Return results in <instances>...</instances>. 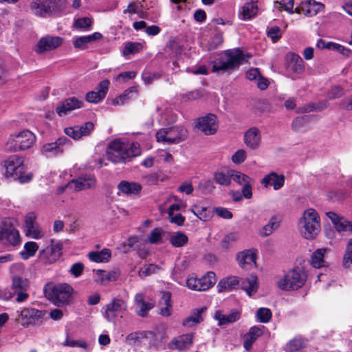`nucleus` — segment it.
<instances>
[{
	"mask_svg": "<svg viewBox=\"0 0 352 352\" xmlns=\"http://www.w3.org/2000/svg\"><path fill=\"white\" fill-rule=\"evenodd\" d=\"M240 278L235 276H230L222 278L218 283L217 287L219 292L231 291L239 287Z\"/></svg>",
	"mask_w": 352,
	"mask_h": 352,
	"instance_id": "34",
	"label": "nucleus"
},
{
	"mask_svg": "<svg viewBox=\"0 0 352 352\" xmlns=\"http://www.w3.org/2000/svg\"><path fill=\"white\" fill-rule=\"evenodd\" d=\"M0 241L13 246L19 245L21 239L19 231L11 226H4L0 230Z\"/></svg>",
	"mask_w": 352,
	"mask_h": 352,
	"instance_id": "18",
	"label": "nucleus"
},
{
	"mask_svg": "<svg viewBox=\"0 0 352 352\" xmlns=\"http://www.w3.org/2000/svg\"><path fill=\"white\" fill-rule=\"evenodd\" d=\"M236 259L239 266L244 270L256 267V253L253 250H245L239 252Z\"/></svg>",
	"mask_w": 352,
	"mask_h": 352,
	"instance_id": "21",
	"label": "nucleus"
},
{
	"mask_svg": "<svg viewBox=\"0 0 352 352\" xmlns=\"http://www.w3.org/2000/svg\"><path fill=\"white\" fill-rule=\"evenodd\" d=\"M38 250V245L34 241H28L25 243L24 248L21 252V255L23 259H28L34 256Z\"/></svg>",
	"mask_w": 352,
	"mask_h": 352,
	"instance_id": "48",
	"label": "nucleus"
},
{
	"mask_svg": "<svg viewBox=\"0 0 352 352\" xmlns=\"http://www.w3.org/2000/svg\"><path fill=\"white\" fill-rule=\"evenodd\" d=\"M258 7L255 2H248L239 10V17L243 21L250 20L256 15Z\"/></svg>",
	"mask_w": 352,
	"mask_h": 352,
	"instance_id": "36",
	"label": "nucleus"
},
{
	"mask_svg": "<svg viewBox=\"0 0 352 352\" xmlns=\"http://www.w3.org/2000/svg\"><path fill=\"white\" fill-rule=\"evenodd\" d=\"M3 166L5 177L16 180L24 171L23 159L16 155L11 156L3 162Z\"/></svg>",
	"mask_w": 352,
	"mask_h": 352,
	"instance_id": "11",
	"label": "nucleus"
},
{
	"mask_svg": "<svg viewBox=\"0 0 352 352\" xmlns=\"http://www.w3.org/2000/svg\"><path fill=\"white\" fill-rule=\"evenodd\" d=\"M135 303L136 305V312L138 316L142 317H145L147 315L148 311L154 307L153 302L145 301L144 295L141 293L135 295Z\"/></svg>",
	"mask_w": 352,
	"mask_h": 352,
	"instance_id": "32",
	"label": "nucleus"
},
{
	"mask_svg": "<svg viewBox=\"0 0 352 352\" xmlns=\"http://www.w3.org/2000/svg\"><path fill=\"white\" fill-rule=\"evenodd\" d=\"M119 193L124 195H136L140 192L142 186L137 182H129L127 181H122L118 185Z\"/></svg>",
	"mask_w": 352,
	"mask_h": 352,
	"instance_id": "37",
	"label": "nucleus"
},
{
	"mask_svg": "<svg viewBox=\"0 0 352 352\" xmlns=\"http://www.w3.org/2000/svg\"><path fill=\"white\" fill-rule=\"evenodd\" d=\"M279 226L280 224L278 219L273 217L270 219L269 222L259 230V234L262 236H270L279 227Z\"/></svg>",
	"mask_w": 352,
	"mask_h": 352,
	"instance_id": "45",
	"label": "nucleus"
},
{
	"mask_svg": "<svg viewBox=\"0 0 352 352\" xmlns=\"http://www.w3.org/2000/svg\"><path fill=\"white\" fill-rule=\"evenodd\" d=\"M192 340L193 335L192 333L183 334L173 339L168 344V347L170 349L182 351L191 346Z\"/></svg>",
	"mask_w": 352,
	"mask_h": 352,
	"instance_id": "25",
	"label": "nucleus"
},
{
	"mask_svg": "<svg viewBox=\"0 0 352 352\" xmlns=\"http://www.w3.org/2000/svg\"><path fill=\"white\" fill-rule=\"evenodd\" d=\"M102 38V34L94 32L90 35L74 36L72 38V43L75 48L82 50L87 49L89 44L96 42Z\"/></svg>",
	"mask_w": 352,
	"mask_h": 352,
	"instance_id": "24",
	"label": "nucleus"
},
{
	"mask_svg": "<svg viewBox=\"0 0 352 352\" xmlns=\"http://www.w3.org/2000/svg\"><path fill=\"white\" fill-rule=\"evenodd\" d=\"M264 329V326H254L244 335L243 347L248 351L251 350L253 343L257 338L263 335Z\"/></svg>",
	"mask_w": 352,
	"mask_h": 352,
	"instance_id": "27",
	"label": "nucleus"
},
{
	"mask_svg": "<svg viewBox=\"0 0 352 352\" xmlns=\"http://www.w3.org/2000/svg\"><path fill=\"white\" fill-rule=\"evenodd\" d=\"M243 142L250 150L256 151L259 148L262 143V135L259 129L255 126L250 127L243 135Z\"/></svg>",
	"mask_w": 352,
	"mask_h": 352,
	"instance_id": "17",
	"label": "nucleus"
},
{
	"mask_svg": "<svg viewBox=\"0 0 352 352\" xmlns=\"http://www.w3.org/2000/svg\"><path fill=\"white\" fill-rule=\"evenodd\" d=\"M64 346H69V347H80L84 349L86 351H89L90 348L87 345V344L83 340H75L70 339L69 338H67L65 341L63 343Z\"/></svg>",
	"mask_w": 352,
	"mask_h": 352,
	"instance_id": "56",
	"label": "nucleus"
},
{
	"mask_svg": "<svg viewBox=\"0 0 352 352\" xmlns=\"http://www.w3.org/2000/svg\"><path fill=\"white\" fill-rule=\"evenodd\" d=\"M43 316V311L32 307H26L19 311L17 320L22 326L28 327L39 322Z\"/></svg>",
	"mask_w": 352,
	"mask_h": 352,
	"instance_id": "14",
	"label": "nucleus"
},
{
	"mask_svg": "<svg viewBox=\"0 0 352 352\" xmlns=\"http://www.w3.org/2000/svg\"><path fill=\"white\" fill-rule=\"evenodd\" d=\"M92 23L91 19L82 17L78 19L74 22V26L79 29H88Z\"/></svg>",
	"mask_w": 352,
	"mask_h": 352,
	"instance_id": "62",
	"label": "nucleus"
},
{
	"mask_svg": "<svg viewBox=\"0 0 352 352\" xmlns=\"http://www.w3.org/2000/svg\"><path fill=\"white\" fill-rule=\"evenodd\" d=\"M142 48L143 46L140 43L129 42L125 45L122 50V54L124 56H126L130 54H135L141 52Z\"/></svg>",
	"mask_w": 352,
	"mask_h": 352,
	"instance_id": "50",
	"label": "nucleus"
},
{
	"mask_svg": "<svg viewBox=\"0 0 352 352\" xmlns=\"http://www.w3.org/2000/svg\"><path fill=\"white\" fill-rule=\"evenodd\" d=\"M170 298L171 294L169 292H163L162 296L159 302L160 306V314L163 316H169L171 314Z\"/></svg>",
	"mask_w": 352,
	"mask_h": 352,
	"instance_id": "40",
	"label": "nucleus"
},
{
	"mask_svg": "<svg viewBox=\"0 0 352 352\" xmlns=\"http://www.w3.org/2000/svg\"><path fill=\"white\" fill-rule=\"evenodd\" d=\"M138 94V89L135 87H130L129 89L124 91V92L113 99L112 101V104L113 105H119L124 104L130 100L133 97L136 96Z\"/></svg>",
	"mask_w": 352,
	"mask_h": 352,
	"instance_id": "41",
	"label": "nucleus"
},
{
	"mask_svg": "<svg viewBox=\"0 0 352 352\" xmlns=\"http://www.w3.org/2000/svg\"><path fill=\"white\" fill-rule=\"evenodd\" d=\"M240 318V314L237 311H232L229 314H223L222 312L218 311L214 314V318L218 320L219 325L226 324L228 323H232Z\"/></svg>",
	"mask_w": 352,
	"mask_h": 352,
	"instance_id": "39",
	"label": "nucleus"
},
{
	"mask_svg": "<svg viewBox=\"0 0 352 352\" xmlns=\"http://www.w3.org/2000/svg\"><path fill=\"white\" fill-rule=\"evenodd\" d=\"M37 216L34 212H29L25 217L24 232L25 236L34 239H41L44 237L45 232L36 222Z\"/></svg>",
	"mask_w": 352,
	"mask_h": 352,
	"instance_id": "13",
	"label": "nucleus"
},
{
	"mask_svg": "<svg viewBox=\"0 0 352 352\" xmlns=\"http://www.w3.org/2000/svg\"><path fill=\"white\" fill-rule=\"evenodd\" d=\"M298 227L304 239H315L320 231V217L316 210L313 208L305 210L298 221Z\"/></svg>",
	"mask_w": 352,
	"mask_h": 352,
	"instance_id": "3",
	"label": "nucleus"
},
{
	"mask_svg": "<svg viewBox=\"0 0 352 352\" xmlns=\"http://www.w3.org/2000/svg\"><path fill=\"white\" fill-rule=\"evenodd\" d=\"M110 82L105 79L102 80L98 85L97 91H91L86 94L85 99L90 103H98L106 96Z\"/></svg>",
	"mask_w": 352,
	"mask_h": 352,
	"instance_id": "20",
	"label": "nucleus"
},
{
	"mask_svg": "<svg viewBox=\"0 0 352 352\" xmlns=\"http://www.w3.org/2000/svg\"><path fill=\"white\" fill-rule=\"evenodd\" d=\"M66 8V0H31V12L38 17H47L62 12Z\"/></svg>",
	"mask_w": 352,
	"mask_h": 352,
	"instance_id": "4",
	"label": "nucleus"
},
{
	"mask_svg": "<svg viewBox=\"0 0 352 352\" xmlns=\"http://www.w3.org/2000/svg\"><path fill=\"white\" fill-rule=\"evenodd\" d=\"M30 282L27 278L20 276L14 275L12 278V290H28Z\"/></svg>",
	"mask_w": 352,
	"mask_h": 352,
	"instance_id": "46",
	"label": "nucleus"
},
{
	"mask_svg": "<svg viewBox=\"0 0 352 352\" xmlns=\"http://www.w3.org/2000/svg\"><path fill=\"white\" fill-rule=\"evenodd\" d=\"M196 127L206 135H214L219 127L217 118L212 113L199 118L196 121Z\"/></svg>",
	"mask_w": 352,
	"mask_h": 352,
	"instance_id": "15",
	"label": "nucleus"
},
{
	"mask_svg": "<svg viewBox=\"0 0 352 352\" xmlns=\"http://www.w3.org/2000/svg\"><path fill=\"white\" fill-rule=\"evenodd\" d=\"M230 177L231 180L232 179L240 185H244L247 182H252L251 178L247 175L232 169H230Z\"/></svg>",
	"mask_w": 352,
	"mask_h": 352,
	"instance_id": "52",
	"label": "nucleus"
},
{
	"mask_svg": "<svg viewBox=\"0 0 352 352\" xmlns=\"http://www.w3.org/2000/svg\"><path fill=\"white\" fill-rule=\"evenodd\" d=\"M203 96V93L201 90H194L191 91H188L186 94H184L182 96V100L183 101H192L197 99H199Z\"/></svg>",
	"mask_w": 352,
	"mask_h": 352,
	"instance_id": "58",
	"label": "nucleus"
},
{
	"mask_svg": "<svg viewBox=\"0 0 352 352\" xmlns=\"http://www.w3.org/2000/svg\"><path fill=\"white\" fill-rule=\"evenodd\" d=\"M287 69L294 74H301L304 71L303 60L300 56L289 53L286 57Z\"/></svg>",
	"mask_w": 352,
	"mask_h": 352,
	"instance_id": "29",
	"label": "nucleus"
},
{
	"mask_svg": "<svg viewBox=\"0 0 352 352\" xmlns=\"http://www.w3.org/2000/svg\"><path fill=\"white\" fill-rule=\"evenodd\" d=\"M72 292L73 288L69 285L62 283L54 286L47 296L54 305L60 306L69 302Z\"/></svg>",
	"mask_w": 352,
	"mask_h": 352,
	"instance_id": "9",
	"label": "nucleus"
},
{
	"mask_svg": "<svg viewBox=\"0 0 352 352\" xmlns=\"http://www.w3.org/2000/svg\"><path fill=\"white\" fill-rule=\"evenodd\" d=\"M111 254L109 249H103L100 252H91L89 253V258L94 262H107L111 258Z\"/></svg>",
	"mask_w": 352,
	"mask_h": 352,
	"instance_id": "44",
	"label": "nucleus"
},
{
	"mask_svg": "<svg viewBox=\"0 0 352 352\" xmlns=\"http://www.w3.org/2000/svg\"><path fill=\"white\" fill-rule=\"evenodd\" d=\"M70 143L65 137H60L54 142L46 143L43 145L41 153L47 157H52L63 153L64 146Z\"/></svg>",
	"mask_w": 352,
	"mask_h": 352,
	"instance_id": "16",
	"label": "nucleus"
},
{
	"mask_svg": "<svg viewBox=\"0 0 352 352\" xmlns=\"http://www.w3.org/2000/svg\"><path fill=\"white\" fill-rule=\"evenodd\" d=\"M169 241L173 247L182 248L188 243V237L184 232L178 231L170 236Z\"/></svg>",
	"mask_w": 352,
	"mask_h": 352,
	"instance_id": "43",
	"label": "nucleus"
},
{
	"mask_svg": "<svg viewBox=\"0 0 352 352\" xmlns=\"http://www.w3.org/2000/svg\"><path fill=\"white\" fill-rule=\"evenodd\" d=\"M206 307H201L192 310L190 315L183 321V325L190 328L200 323L203 320L202 314L206 311Z\"/></svg>",
	"mask_w": 352,
	"mask_h": 352,
	"instance_id": "38",
	"label": "nucleus"
},
{
	"mask_svg": "<svg viewBox=\"0 0 352 352\" xmlns=\"http://www.w3.org/2000/svg\"><path fill=\"white\" fill-rule=\"evenodd\" d=\"M163 231L160 228H155L151 231L148 236V241L151 244L162 243Z\"/></svg>",
	"mask_w": 352,
	"mask_h": 352,
	"instance_id": "57",
	"label": "nucleus"
},
{
	"mask_svg": "<svg viewBox=\"0 0 352 352\" xmlns=\"http://www.w3.org/2000/svg\"><path fill=\"white\" fill-rule=\"evenodd\" d=\"M322 8L323 5L322 3L316 2L314 0H308L302 3L299 6H297L295 9V12L298 14L302 13L307 16H312L316 15Z\"/></svg>",
	"mask_w": 352,
	"mask_h": 352,
	"instance_id": "23",
	"label": "nucleus"
},
{
	"mask_svg": "<svg viewBox=\"0 0 352 352\" xmlns=\"http://www.w3.org/2000/svg\"><path fill=\"white\" fill-rule=\"evenodd\" d=\"M127 310V303L120 298H113L104 306L102 313L104 318L109 322H115L118 317L122 318Z\"/></svg>",
	"mask_w": 352,
	"mask_h": 352,
	"instance_id": "8",
	"label": "nucleus"
},
{
	"mask_svg": "<svg viewBox=\"0 0 352 352\" xmlns=\"http://www.w3.org/2000/svg\"><path fill=\"white\" fill-rule=\"evenodd\" d=\"M95 184V177L93 175H89L71 181L68 184L67 187L75 190H82L91 188Z\"/></svg>",
	"mask_w": 352,
	"mask_h": 352,
	"instance_id": "28",
	"label": "nucleus"
},
{
	"mask_svg": "<svg viewBox=\"0 0 352 352\" xmlns=\"http://www.w3.org/2000/svg\"><path fill=\"white\" fill-rule=\"evenodd\" d=\"M124 14H138L142 12V5L140 3L132 2L129 4L127 8L123 11Z\"/></svg>",
	"mask_w": 352,
	"mask_h": 352,
	"instance_id": "61",
	"label": "nucleus"
},
{
	"mask_svg": "<svg viewBox=\"0 0 352 352\" xmlns=\"http://www.w3.org/2000/svg\"><path fill=\"white\" fill-rule=\"evenodd\" d=\"M94 129V125L91 122H85L82 126H74L65 128V133L74 140H78L83 136L89 135Z\"/></svg>",
	"mask_w": 352,
	"mask_h": 352,
	"instance_id": "19",
	"label": "nucleus"
},
{
	"mask_svg": "<svg viewBox=\"0 0 352 352\" xmlns=\"http://www.w3.org/2000/svg\"><path fill=\"white\" fill-rule=\"evenodd\" d=\"M251 56L244 54L240 49L226 50L223 55L212 61V72H232L238 68L241 64L247 63Z\"/></svg>",
	"mask_w": 352,
	"mask_h": 352,
	"instance_id": "2",
	"label": "nucleus"
},
{
	"mask_svg": "<svg viewBox=\"0 0 352 352\" xmlns=\"http://www.w3.org/2000/svg\"><path fill=\"white\" fill-rule=\"evenodd\" d=\"M63 41V39L60 36L46 35L37 41L34 51L37 54H43L58 48L62 45Z\"/></svg>",
	"mask_w": 352,
	"mask_h": 352,
	"instance_id": "12",
	"label": "nucleus"
},
{
	"mask_svg": "<svg viewBox=\"0 0 352 352\" xmlns=\"http://www.w3.org/2000/svg\"><path fill=\"white\" fill-rule=\"evenodd\" d=\"M36 140V135L33 133L29 130H23L10 137L6 148L13 152L27 150L35 144Z\"/></svg>",
	"mask_w": 352,
	"mask_h": 352,
	"instance_id": "6",
	"label": "nucleus"
},
{
	"mask_svg": "<svg viewBox=\"0 0 352 352\" xmlns=\"http://www.w3.org/2000/svg\"><path fill=\"white\" fill-rule=\"evenodd\" d=\"M160 270V267L155 264L145 265L140 269L138 274L142 278L157 273Z\"/></svg>",
	"mask_w": 352,
	"mask_h": 352,
	"instance_id": "53",
	"label": "nucleus"
},
{
	"mask_svg": "<svg viewBox=\"0 0 352 352\" xmlns=\"http://www.w3.org/2000/svg\"><path fill=\"white\" fill-rule=\"evenodd\" d=\"M307 276L300 268L289 270L277 281V286L283 291H294L301 288L306 283Z\"/></svg>",
	"mask_w": 352,
	"mask_h": 352,
	"instance_id": "5",
	"label": "nucleus"
},
{
	"mask_svg": "<svg viewBox=\"0 0 352 352\" xmlns=\"http://www.w3.org/2000/svg\"><path fill=\"white\" fill-rule=\"evenodd\" d=\"M214 212L219 217L224 219H230L233 217L232 213L228 208L223 207L215 208Z\"/></svg>",
	"mask_w": 352,
	"mask_h": 352,
	"instance_id": "64",
	"label": "nucleus"
},
{
	"mask_svg": "<svg viewBox=\"0 0 352 352\" xmlns=\"http://www.w3.org/2000/svg\"><path fill=\"white\" fill-rule=\"evenodd\" d=\"M305 342L300 338H294L291 340L285 346L286 352H296L304 347Z\"/></svg>",
	"mask_w": 352,
	"mask_h": 352,
	"instance_id": "49",
	"label": "nucleus"
},
{
	"mask_svg": "<svg viewBox=\"0 0 352 352\" xmlns=\"http://www.w3.org/2000/svg\"><path fill=\"white\" fill-rule=\"evenodd\" d=\"M62 245L60 243L52 244L50 248L40 252V255H45V259L48 263H53L61 256Z\"/></svg>",
	"mask_w": 352,
	"mask_h": 352,
	"instance_id": "35",
	"label": "nucleus"
},
{
	"mask_svg": "<svg viewBox=\"0 0 352 352\" xmlns=\"http://www.w3.org/2000/svg\"><path fill=\"white\" fill-rule=\"evenodd\" d=\"M82 102L75 97L69 98L61 103H60L56 108V112L59 116H64L67 113L79 109L82 107Z\"/></svg>",
	"mask_w": 352,
	"mask_h": 352,
	"instance_id": "26",
	"label": "nucleus"
},
{
	"mask_svg": "<svg viewBox=\"0 0 352 352\" xmlns=\"http://www.w3.org/2000/svg\"><path fill=\"white\" fill-rule=\"evenodd\" d=\"M190 212L203 221H208L212 218V213L206 207L199 206L198 204L192 206Z\"/></svg>",
	"mask_w": 352,
	"mask_h": 352,
	"instance_id": "42",
	"label": "nucleus"
},
{
	"mask_svg": "<svg viewBox=\"0 0 352 352\" xmlns=\"http://www.w3.org/2000/svg\"><path fill=\"white\" fill-rule=\"evenodd\" d=\"M261 183L264 185L265 187H267L270 185L273 186L275 190L280 189L285 183V177L283 175H278L275 172H272L268 175H266L261 180Z\"/></svg>",
	"mask_w": 352,
	"mask_h": 352,
	"instance_id": "31",
	"label": "nucleus"
},
{
	"mask_svg": "<svg viewBox=\"0 0 352 352\" xmlns=\"http://www.w3.org/2000/svg\"><path fill=\"white\" fill-rule=\"evenodd\" d=\"M214 182L221 186H228L231 183L230 169L225 171H218L214 174Z\"/></svg>",
	"mask_w": 352,
	"mask_h": 352,
	"instance_id": "47",
	"label": "nucleus"
},
{
	"mask_svg": "<svg viewBox=\"0 0 352 352\" xmlns=\"http://www.w3.org/2000/svg\"><path fill=\"white\" fill-rule=\"evenodd\" d=\"M239 239V234L237 232H232L227 234L222 239L221 245L223 249H228L232 243L238 241Z\"/></svg>",
	"mask_w": 352,
	"mask_h": 352,
	"instance_id": "51",
	"label": "nucleus"
},
{
	"mask_svg": "<svg viewBox=\"0 0 352 352\" xmlns=\"http://www.w3.org/2000/svg\"><path fill=\"white\" fill-rule=\"evenodd\" d=\"M162 74L160 73H151L148 72H143L142 75V80L146 85H150L153 80L160 78Z\"/></svg>",
	"mask_w": 352,
	"mask_h": 352,
	"instance_id": "60",
	"label": "nucleus"
},
{
	"mask_svg": "<svg viewBox=\"0 0 352 352\" xmlns=\"http://www.w3.org/2000/svg\"><path fill=\"white\" fill-rule=\"evenodd\" d=\"M256 316L261 322L266 323L271 319L272 312L268 308H259L256 313Z\"/></svg>",
	"mask_w": 352,
	"mask_h": 352,
	"instance_id": "54",
	"label": "nucleus"
},
{
	"mask_svg": "<svg viewBox=\"0 0 352 352\" xmlns=\"http://www.w3.org/2000/svg\"><path fill=\"white\" fill-rule=\"evenodd\" d=\"M141 154V148L137 142H129L116 139L107 148V159L115 164L126 163Z\"/></svg>",
	"mask_w": 352,
	"mask_h": 352,
	"instance_id": "1",
	"label": "nucleus"
},
{
	"mask_svg": "<svg viewBox=\"0 0 352 352\" xmlns=\"http://www.w3.org/2000/svg\"><path fill=\"white\" fill-rule=\"evenodd\" d=\"M267 36L271 38L274 42L277 41L282 36L280 28L275 26L269 28L267 30Z\"/></svg>",
	"mask_w": 352,
	"mask_h": 352,
	"instance_id": "63",
	"label": "nucleus"
},
{
	"mask_svg": "<svg viewBox=\"0 0 352 352\" xmlns=\"http://www.w3.org/2000/svg\"><path fill=\"white\" fill-rule=\"evenodd\" d=\"M329 252V249L327 248H319L315 250L310 258V264L315 268H320L327 266V261L324 255Z\"/></svg>",
	"mask_w": 352,
	"mask_h": 352,
	"instance_id": "33",
	"label": "nucleus"
},
{
	"mask_svg": "<svg viewBox=\"0 0 352 352\" xmlns=\"http://www.w3.org/2000/svg\"><path fill=\"white\" fill-rule=\"evenodd\" d=\"M186 136L187 130L182 126L161 129L155 135L158 142L174 144L184 141Z\"/></svg>",
	"mask_w": 352,
	"mask_h": 352,
	"instance_id": "7",
	"label": "nucleus"
},
{
	"mask_svg": "<svg viewBox=\"0 0 352 352\" xmlns=\"http://www.w3.org/2000/svg\"><path fill=\"white\" fill-rule=\"evenodd\" d=\"M216 274L213 272H208L201 278L191 276L186 280V287L194 291H206L212 287L217 282Z\"/></svg>",
	"mask_w": 352,
	"mask_h": 352,
	"instance_id": "10",
	"label": "nucleus"
},
{
	"mask_svg": "<svg viewBox=\"0 0 352 352\" xmlns=\"http://www.w3.org/2000/svg\"><path fill=\"white\" fill-rule=\"evenodd\" d=\"M223 42V37L221 33L214 34L208 44V50L211 51L220 47Z\"/></svg>",
	"mask_w": 352,
	"mask_h": 352,
	"instance_id": "55",
	"label": "nucleus"
},
{
	"mask_svg": "<svg viewBox=\"0 0 352 352\" xmlns=\"http://www.w3.org/2000/svg\"><path fill=\"white\" fill-rule=\"evenodd\" d=\"M246 158V151L244 149H239L232 156V161L236 164H239L243 163Z\"/></svg>",
	"mask_w": 352,
	"mask_h": 352,
	"instance_id": "59",
	"label": "nucleus"
},
{
	"mask_svg": "<svg viewBox=\"0 0 352 352\" xmlns=\"http://www.w3.org/2000/svg\"><path fill=\"white\" fill-rule=\"evenodd\" d=\"M239 287L245 291L249 296H252L257 292L258 289L257 276L252 274L245 278H240Z\"/></svg>",
	"mask_w": 352,
	"mask_h": 352,
	"instance_id": "30",
	"label": "nucleus"
},
{
	"mask_svg": "<svg viewBox=\"0 0 352 352\" xmlns=\"http://www.w3.org/2000/svg\"><path fill=\"white\" fill-rule=\"evenodd\" d=\"M327 216L331 221L338 232H352V223L333 212H329Z\"/></svg>",
	"mask_w": 352,
	"mask_h": 352,
	"instance_id": "22",
	"label": "nucleus"
}]
</instances>
